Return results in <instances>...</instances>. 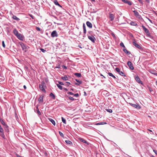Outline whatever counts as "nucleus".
Listing matches in <instances>:
<instances>
[{
  "label": "nucleus",
  "instance_id": "obj_21",
  "mask_svg": "<svg viewBox=\"0 0 157 157\" xmlns=\"http://www.w3.org/2000/svg\"><path fill=\"white\" fill-rule=\"evenodd\" d=\"M65 142L67 144H69L70 145H72V142L69 140H66L65 141Z\"/></svg>",
  "mask_w": 157,
  "mask_h": 157
},
{
  "label": "nucleus",
  "instance_id": "obj_29",
  "mask_svg": "<svg viewBox=\"0 0 157 157\" xmlns=\"http://www.w3.org/2000/svg\"><path fill=\"white\" fill-rule=\"evenodd\" d=\"M133 12L136 16H138L139 15V13L137 11L135 10L133 11Z\"/></svg>",
  "mask_w": 157,
  "mask_h": 157
},
{
  "label": "nucleus",
  "instance_id": "obj_52",
  "mask_svg": "<svg viewBox=\"0 0 157 157\" xmlns=\"http://www.w3.org/2000/svg\"><path fill=\"white\" fill-rule=\"evenodd\" d=\"M66 83H67V86H69V85L71 84V83L70 82H66Z\"/></svg>",
  "mask_w": 157,
  "mask_h": 157
},
{
  "label": "nucleus",
  "instance_id": "obj_6",
  "mask_svg": "<svg viewBox=\"0 0 157 157\" xmlns=\"http://www.w3.org/2000/svg\"><path fill=\"white\" fill-rule=\"evenodd\" d=\"M88 39L92 41L93 43L95 42V38L93 36H88Z\"/></svg>",
  "mask_w": 157,
  "mask_h": 157
},
{
  "label": "nucleus",
  "instance_id": "obj_57",
  "mask_svg": "<svg viewBox=\"0 0 157 157\" xmlns=\"http://www.w3.org/2000/svg\"><path fill=\"white\" fill-rule=\"evenodd\" d=\"M30 16L33 19H34V17L32 15H30Z\"/></svg>",
  "mask_w": 157,
  "mask_h": 157
},
{
  "label": "nucleus",
  "instance_id": "obj_13",
  "mask_svg": "<svg viewBox=\"0 0 157 157\" xmlns=\"http://www.w3.org/2000/svg\"><path fill=\"white\" fill-rule=\"evenodd\" d=\"M131 105L133 107H134L136 108H137V109H140V106L138 105L137 104H131Z\"/></svg>",
  "mask_w": 157,
  "mask_h": 157
},
{
  "label": "nucleus",
  "instance_id": "obj_47",
  "mask_svg": "<svg viewBox=\"0 0 157 157\" xmlns=\"http://www.w3.org/2000/svg\"><path fill=\"white\" fill-rule=\"evenodd\" d=\"M73 95H74V96H75L76 97H78L79 96V94L78 93L76 94H73Z\"/></svg>",
  "mask_w": 157,
  "mask_h": 157
},
{
  "label": "nucleus",
  "instance_id": "obj_10",
  "mask_svg": "<svg viewBox=\"0 0 157 157\" xmlns=\"http://www.w3.org/2000/svg\"><path fill=\"white\" fill-rule=\"evenodd\" d=\"M20 46L22 49L25 51H26V46L23 43H21L20 44Z\"/></svg>",
  "mask_w": 157,
  "mask_h": 157
},
{
  "label": "nucleus",
  "instance_id": "obj_12",
  "mask_svg": "<svg viewBox=\"0 0 157 157\" xmlns=\"http://www.w3.org/2000/svg\"><path fill=\"white\" fill-rule=\"evenodd\" d=\"M79 140L80 141L82 142L85 143L87 145L89 144V143L88 142H87L85 140H84V139L82 138H79Z\"/></svg>",
  "mask_w": 157,
  "mask_h": 157
},
{
  "label": "nucleus",
  "instance_id": "obj_7",
  "mask_svg": "<svg viewBox=\"0 0 157 157\" xmlns=\"http://www.w3.org/2000/svg\"><path fill=\"white\" fill-rule=\"evenodd\" d=\"M133 44L138 49H141V46L138 44H137L136 42L135 41H134L133 42Z\"/></svg>",
  "mask_w": 157,
  "mask_h": 157
},
{
  "label": "nucleus",
  "instance_id": "obj_55",
  "mask_svg": "<svg viewBox=\"0 0 157 157\" xmlns=\"http://www.w3.org/2000/svg\"><path fill=\"white\" fill-rule=\"evenodd\" d=\"M83 29H86V27H85V24L84 23L83 24Z\"/></svg>",
  "mask_w": 157,
  "mask_h": 157
},
{
  "label": "nucleus",
  "instance_id": "obj_4",
  "mask_svg": "<svg viewBox=\"0 0 157 157\" xmlns=\"http://www.w3.org/2000/svg\"><path fill=\"white\" fill-rule=\"evenodd\" d=\"M135 79L138 82L141 83L142 84V82L141 81L140 78H139L137 75H136L135 76Z\"/></svg>",
  "mask_w": 157,
  "mask_h": 157
},
{
  "label": "nucleus",
  "instance_id": "obj_46",
  "mask_svg": "<svg viewBox=\"0 0 157 157\" xmlns=\"http://www.w3.org/2000/svg\"><path fill=\"white\" fill-rule=\"evenodd\" d=\"M40 50L43 52H45L46 51L44 49H43V48H41Z\"/></svg>",
  "mask_w": 157,
  "mask_h": 157
},
{
  "label": "nucleus",
  "instance_id": "obj_44",
  "mask_svg": "<svg viewBox=\"0 0 157 157\" xmlns=\"http://www.w3.org/2000/svg\"><path fill=\"white\" fill-rule=\"evenodd\" d=\"M36 29L37 31H40V29L39 27L36 26Z\"/></svg>",
  "mask_w": 157,
  "mask_h": 157
},
{
  "label": "nucleus",
  "instance_id": "obj_1",
  "mask_svg": "<svg viewBox=\"0 0 157 157\" xmlns=\"http://www.w3.org/2000/svg\"><path fill=\"white\" fill-rule=\"evenodd\" d=\"M46 87L44 81H42L41 84L39 85V88L40 90L44 93L46 91L44 87Z\"/></svg>",
  "mask_w": 157,
  "mask_h": 157
},
{
  "label": "nucleus",
  "instance_id": "obj_11",
  "mask_svg": "<svg viewBox=\"0 0 157 157\" xmlns=\"http://www.w3.org/2000/svg\"><path fill=\"white\" fill-rule=\"evenodd\" d=\"M86 24L88 27L90 28H92V24L89 21H87L86 22Z\"/></svg>",
  "mask_w": 157,
  "mask_h": 157
},
{
  "label": "nucleus",
  "instance_id": "obj_40",
  "mask_svg": "<svg viewBox=\"0 0 157 157\" xmlns=\"http://www.w3.org/2000/svg\"><path fill=\"white\" fill-rule=\"evenodd\" d=\"M3 131V129L2 128L1 126L0 125V132H2Z\"/></svg>",
  "mask_w": 157,
  "mask_h": 157
},
{
  "label": "nucleus",
  "instance_id": "obj_15",
  "mask_svg": "<svg viewBox=\"0 0 157 157\" xmlns=\"http://www.w3.org/2000/svg\"><path fill=\"white\" fill-rule=\"evenodd\" d=\"M109 17L110 19V20L112 21L113 20L114 18V16L113 14H110L109 15Z\"/></svg>",
  "mask_w": 157,
  "mask_h": 157
},
{
  "label": "nucleus",
  "instance_id": "obj_23",
  "mask_svg": "<svg viewBox=\"0 0 157 157\" xmlns=\"http://www.w3.org/2000/svg\"><path fill=\"white\" fill-rule=\"evenodd\" d=\"M61 78L64 80H67L68 79V77L67 76L62 77Z\"/></svg>",
  "mask_w": 157,
  "mask_h": 157
},
{
  "label": "nucleus",
  "instance_id": "obj_34",
  "mask_svg": "<svg viewBox=\"0 0 157 157\" xmlns=\"http://www.w3.org/2000/svg\"><path fill=\"white\" fill-rule=\"evenodd\" d=\"M36 109H37V113L39 115H41V113L40 112V111L39 109H38V108L37 107H36Z\"/></svg>",
  "mask_w": 157,
  "mask_h": 157
},
{
  "label": "nucleus",
  "instance_id": "obj_58",
  "mask_svg": "<svg viewBox=\"0 0 157 157\" xmlns=\"http://www.w3.org/2000/svg\"><path fill=\"white\" fill-rule=\"evenodd\" d=\"M63 89L64 90H66V91H67V90H67V88H63Z\"/></svg>",
  "mask_w": 157,
  "mask_h": 157
},
{
  "label": "nucleus",
  "instance_id": "obj_49",
  "mask_svg": "<svg viewBox=\"0 0 157 157\" xmlns=\"http://www.w3.org/2000/svg\"><path fill=\"white\" fill-rule=\"evenodd\" d=\"M67 94H71V95H73V93L71 92H67Z\"/></svg>",
  "mask_w": 157,
  "mask_h": 157
},
{
  "label": "nucleus",
  "instance_id": "obj_61",
  "mask_svg": "<svg viewBox=\"0 0 157 157\" xmlns=\"http://www.w3.org/2000/svg\"><path fill=\"white\" fill-rule=\"evenodd\" d=\"M100 75L101 76H103L104 78H105V77L102 74H101Z\"/></svg>",
  "mask_w": 157,
  "mask_h": 157
},
{
  "label": "nucleus",
  "instance_id": "obj_39",
  "mask_svg": "<svg viewBox=\"0 0 157 157\" xmlns=\"http://www.w3.org/2000/svg\"><path fill=\"white\" fill-rule=\"evenodd\" d=\"M69 99L72 101H73L75 100L74 98L73 97H69Z\"/></svg>",
  "mask_w": 157,
  "mask_h": 157
},
{
  "label": "nucleus",
  "instance_id": "obj_63",
  "mask_svg": "<svg viewBox=\"0 0 157 157\" xmlns=\"http://www.w3.org/2000/svg\"><path fill=\"white\" fill-rule=\"evenodd\" d=\"M156 84L157 86V81H156Z\"/></svg>",
  "mask_w": 157,
  "mask_h": 157
},
{
  "label": "nucleus",
  "instance_id": "obj_50",
  "mask_svg": "<svg viewBox=\"0 0 157 157\" xmlns=\"http://www.w3.org/2000/svg\"><path fill=\"white\" fill-rule=\"evenodd\" d=\"M83 33L85 34L86 33V29H83Z\"/></svg>",
  "mask_w": 157,
  "mask_h": 157
},
{
  "label": "nucleus",
  "instance_id": "obj_17",
  "mask_svg": "<svg viewBox=\"0 0 157 157\" xmlns=\"http://www.w3.org/2000/svg\"><path fill=\"white\" fill-rule=\"evenodd\" d=\"M48 119L54 125H56V123L53 119L51 118H48Z\"/></svg>",
  "mask_w": 157,
  "mask_h": 157
},
{
  "label": "nucleus",
  "instance_id": "obj_38",
  "mask_svg": "<svg viewBox=\"0 0 157 157\" xmlns=\"http://www.w3.org/2000/svg\"><path fill=\"white\" fill-rule=\"evenodd\" d=\"M120 45L121 46H122V47H123V48L125 47L124 44L122 42L120 44Z\"/></svg>",
  "mask_w": 157,
  "mask_h": 157
},
{
  "label": "nucleus",
  "instance_id": "obj_20",
  "mask_svg": "<svg viewBox=\"0 0 157 157\" xmlns=\"http://www.w3.org/2000/svg\"><path fill=\"white\" fill-rule=\"evenodd\" d=\"M106 124V122H100V123H96V124H95V125H100Z\"/></svg>",
  "mask_w": 157,
  "mask_h": 157
},
{
  "label": "nucleus",
  "instance_id": "obj_30",
  "mask_svg": "<svg viewBox=\"0 0 157 157\" xmlns=\"http://www.w3.org/2000/svg\"><path fill=\"white\" fill-rule=\"evenodd\" d=\"M119 74L121 75H122L123 76H125L126 75H125L122 71H120L119 72Z\"/></svg>",
  "mask_w": 157,
  "mask_h": 157
},
{
  "label": "nucleus",
  "instance_id": "obj_35",
  "mask_svg": "<svg viewBox=\"0 0 157 157\" xmlns=\"http://www.w3.org/2000/svg\"><path fill=\"white\" fill-rule=\"evenodd\" d=\"M115 70H116V71L118 72L119 73V72L120 71V69L118 68H117V67L115 68Z\"/></svg>",
  "mask_w": 157,
  "mask_h": 157
},
{
  "label": "nucleus",
  "instance_id": "obj_45",
  "mask_svg": "<svg viewBox=\"0 0 157 157\" xmlns=\"http://www.w3.org/2000/svg\"><path fill=\"white\" fill-rule=\"evenodd\" d=\"M58 83L61 85H64V84L62 82L58 81Z\"/></svg>",
  "mask_w": 157,
  "mask_h": 157
},
{
  "label": "nucleus",
  "instance_id": "obj_24",
  "mask_svg": "<svg viewBox=\"0 0 157 157\" xmlns=\"http://www.w3.org/2000/svg\"><path fill=\"white\" fill-rule=\"evenodd\" d=\"M50 96L52 98H53V99H55V98H56V97H55V95L53 94L52 93H51L50 94Z\"/></svg>",
  "mask_w": 157,
  "mask_h": 157
},
{
  "label": "nucleus",
  "instance_id": "obj_31",
  "mask_svg": "<svg viewBox=\"0 0 157 157\" xmlns=\"http://www.w3.org/2000/svg\"><path fill=\"white\" fill-rule=\"evenodd\" d=\"M62 122H63V123H64L65 124H66V120L63 117H62Z\"/></svg>",
  "mask_w": 157,
  "mask_h": 157
},
{
  "label": "nucleus",
  "instance_id": "obj_5",
  "mask_svg": "<svg viewBox=\"0 0 157 157\" xmlns=\"http://www.w3.org/2000/svg\"><path fill=\"white\" fill-rule=\"evenodd\" d=\"M51 36L53 37H57L58 36V34L56 30L53 31L51 33Z\"/></svg>",
  "mask_w": 157,
  "mask_h": 157
},
{
  "label": "nucleus",
  "instance_id": "obj_27",
  "mask_svg": "<svg viewBox=\"0 0 157 157\" xmlns=\"http://www.w3.org/2000/svg\"><path fill=\"white\" fill-rule=\"evenodd\" d=\"M12 18L16 20H20L19 18H17L16 16L15 15H13Z\"/></svg>",
  "mask_w": 157,
  "mask_h": 157
},
{
  "label": "nucleus",
  "instance_id": "obj_33",
  "mask_svg": "<svg viewBox=\"0 0 157 157\" xmlns=\"http://www.w3.org/2000/svg\"><path fill=\"white\" fill-rule=\"evenodd\" d=\"M57 86H58V87L60 90H62V86L59 85V84H57Z\"/></svg>",
  "mask_w": 157,
  "mask_h": 157
},
{
  "label": "nucleus",
  "instance_id": "obj_26",
  "mask_svg": "<svg viewBox=\"0 0 157 157\" xmlns=\"http://www.w3.org/2000/svg\"><path fill=\"white\" fill-rule=\"evenodd\" d=\"M75 75L78 77H81V74L79 73H75Z\"/></svg>",
  "mask_w": 157,
  "mask_h": 157
},
{
  "label": "nucleus",
  "instance_id": "obj_54",
  "mask_svg": "<svg viewBox=\"0 0 157 157\" xmlns=\"http://www.w3.org/2000/svg\"><path fill=\"white\" fill-rule=\"evenodd\" d=\"M138 1H139L140 3H141V4H143V2L142 0H138Z\"/></svg>",
  "mask_w": 157,
  "mask_h": 157
},
{
  "label": "nucleus",
  "instance_id": "obj_25",
  "mask_svg": "<svg viewBox=\"0 0 157 157\" xmlns=\"http://www.w3.org/2000/svg\"><path fill=\"white\" fill-rule=\"evenodd\" d=\"M130 24L131 25L136 26L137 25V23L135 21H132L131 22Z\"/></svg>",
  "mask_w": 157,
  "mask_h": 157
},
{
  "label": "nucleus",
  "instance_id": "obj_32",
  "mask_svg": "<svg viewBox=\"0 0 157 157\" xmlns=\"http://www.w3.org/2000/svg\"><path fill=\"white\" fill-rule=\"evenodd\" d=\"M1 133L0 134V136L2 137L4 139L5 138V135L3 133V132H1Z\"/></svg>",
  "mask_w": 157,
  "mask_h": 157
},
{
  "label": "nucleus",
  "instance_id": "obj_64",
  "mask_svg": "<svg viewBox=\"0 0 157 157\" xmlns=\"http://www.w3.org/2000/svg\"><path fill=\"white\" fill-rule=\"evenodd\" d=\"M152 157H155L153 155H152Z\"/></svg>",
  "mask_w": 157,
  "mask_h": 157
},
{
  "label": "nucleus",
  "instance_id": "obj_56",
  "mask_svg": "<svg viewBox=\"0 0 157 157\" xmlns=\"http://www.w3.org/2000/svg\"><path fill=\"white\" fill-rule=\"evenodd\" d=\"M63 67L64 69H67V67L65 66H63Z\"/></svg>",
  "mask_w": 157,
  "mask_h": 157
},
{
  "label": "nucleus",
  "instance_id": "obj_9",
  "mask_svg": "<svg viewBox=\"0 0 157 157\" xmlns=\"http://www.w3.org/2000/svg\"><path fill=\"white\" fill-rule=\"evenodd\" d=\"M0 121L1 123L4 126H5L7 129H8V126L7 125L5 124V123L4 121L1 118H0Z\"/></svg>",
  "mask_w": 157,
  "mask_h": 157
},
{
  "label": "nucleus",
  "instance_id": "obj_43",
  "mask_svg": "<svg viewBox=\"0 0 157 157\" xmlns=\"http://www.w3.org/2000/svg\"><path fill=\"white\" fill-rule=\"evenodd\" d=\"M2 46L4 48H5V43H4V41H2Z\"/></svg>",
  "mask_w": 157,
  "mask_h": 157
},
{
  "label": "nucleus",
  "instance_id": "obj_18",
  "mask_svg": "<svg viewBox=\"0 0 157 157\" xmlns=\"http://www.w3.org/2000/svg\"><path fill=\"white\" fill-rule=\"evenodd\" d=\"M75 81L79 83V84H78L77 83H75V84L76 85H79V84H82V81H79L78 80V79H75Z\"/></svg>",
  "mask_w": 157,
  "mask_h": 157
},
{
  "label": "nucleus",
  "instance_id": "obj_22",
  "mask_svg": "<svg viewBox=\"0 0 157 157\" xmlns=\"http://www.w3.org/2000/svg\"><path fill=\"white\" fill-rule=\"evenodd\" d=\"M13 33L16 36H17L18 34L17 31L16 29H14Z\"/></svg>",
  "mask_w": 157,
  "mask_h": 157
},
{
  "label": "nucleus",
  "instance_id": "obj_19",
  "mask_svg": "<svg viewBox=\"0 0 157 157\" xmlns=\"http://www.w3.org/2000/svg\"><path fill=\"white\" fill-rule=\"evenodd\" d=\"M54 2L55 5L58 6L60 7H62L59 4V3L57 1V0H55Z\"/></svg>",
  "mask_w": 157,
  "mask_h": 157
},
{
  "label": "nucleus",
  "instance_id": "obj_14",
  "mask_svg": "<svg viewBox=\"0 0 157 157\" xmlns=\"http://www.w3.org/2000/svg\"><path fill=\"white\" fill-rule=\"evenodd\" d=\"M16 36L19 40H23V37L21 34L18 33Z\"/></svg>",
  "mask_w": 157,
  "mask_h": 157
},
{
  "label": "nucleus",
  "instance_id": "obj_42",
  "mask_svg": "<svg viewBox=\"0 0 157 157\" xmlns=\"http://www.w3.org/2000/svg\"><path fill=\"white\" fill-rule=\"evenodd\" d=\"M106 110L107 112H108L110 113H111L112 112V110L111 109H106Z\"/></svg>",
  "mask_w": 157,
  "mask_h": 157
},
{
  "label": "nucleus",
  "instance_id": "obj_62",
  "mask_svg": "<svg viewBox=\"0 0 157 157\" xmlns=\"http://www.w3.org/2000/svg\"><path fill=\"white\" fill-rule=\"evenodd\" d=\"M90 0L91 1H93L94 2L95 1L94 0Z\"/></svg>",
  "mask_w": 157,
  "mask_h": 157
},
{
  "label": "nucleus",
  "instance_id": "obj_36",
  "mask_svg": "<svg viewBox=\"0 0 157 157\" xmlns=\"http://www.w3.org/2000/svg\"><path fill=\"white\" fill-rule=\"evenodd\" d=\"M59 133L60 135L61 136H62V137H63L64 136V135H63V134L61 132L59 131Z\"/></svg>",
  "mask_w": 157,
  "mask_h": 157
},
{
  "label": "nucleus",
  "instance_id": "obj_8",
  "mask_svg": "<svg viewBox=\"0 0 157 157\" xmlns=\"http://www.w3.org/2000/svg\"><path fill=\"white\" fill-rule=\"evenodd\" d=\"M44 95L43 94L41 95L39 98L38 101L39 103H42L43 101V98Z\"/></svg>",
  "mask_w": 157,
  "mask_h": 157
},
{
  "label": "nucleus",
  "instance_id": "obj_2",
  "mask_svg": "<svg viewBox=\"0 0 157 157\" xmlns=\"http://www.w3.org/2000/svg\"><path fill=\"white\" fill-rule=\"evenodd\" d=\"M143 28V29L144 31L147 34V36L151 38V36L150 35L149 31L148 29L145 28V27L143 25L141 26Z\"/></svg>",
  "mask_w": 157,
  "mask_h": 157
},
{
  "label": "nucleus",
  "instance_id": "obj_48",
  "mask_svg": "<svg viewBox=\"0 0 157 157\" xmlns=\"http://www.w3.org/2000/svg\"><path fill=\"white\" fill-rule=\"evenodd\" d=\"M44 155L45 156H46V157L48 156V155L47 153L46 152H44Z\"/></svg>",
  "mask_w": 157,
  "mask_h": 157
},
{
  "label": "nucleus",
  "instance_id": "obj_37",
  "mask_svg": "<svg viewBox=\"0 0 157 157\" xmlns=\"http://www.w3.org/2000/svg\"><path fill=\"white\" fill-rule=\"evenodd\" d=\"M126 3H127L129 5H132V3L131 2L128 1H127Z\"/></svg>",
  "mask_w": 157,
  "mask_h": 157
},
{
  "label": "nucleus",
  "instance_id": "obj_53",
  "mask_svg": "<svg viewBox=\"0 0 157 157\" xmlns=\"http://www.w3.org/2000/svg\"><path fill=\"white\" fill-rule=\"evenodd\" d=\"M153 151L157 155V151H156L154 150Z\"/></svg>",
  "mask_w": 157,
  "mask_h": 157
},
{
  "label": "nucleus",
  "instance_id": "obj_16",
  "mask_svg": "<svg viewBox=\"0 0 157 157\" xmlns=\"http://www.w3.org/2000/svg\"><path fill=\"white\" fill-rule=\"evenodd\" d=\"M123 51L124 52L126 53L127 55H129L131 54L130 52L128 51V50H127L125 48H124L123 49Z\"/></svg>",
  "mask_w": 157,
  "mask_h": 157
},
{
  "label": "nucleus",
  "instance_id": "obj_51",
  "mask_svg": "<svg viewBox=\"0 0 157 157\" xmlns=\"http://www.w3.org/2000/svg\"><path fill=\"white\" fill-rule=\"evenodd\" d=\"M147 130L152 132V133H151V134H154V133L152 132V131L151 130L149 129H148Z\"/></svg>",
  "mask_w": 157,
  "mask_h": 157
},
{
  "label": "nucleus",
  "instance_id": "obj_41",
  "mask_svg": "<svg viewBox=\"0 0 157 157\" xmlns=\"http://www.w3.org/2000/svg\"><path fill=\"white\" fill-rule=\"evenodd\" d=\"M111 35H112V36H113V38L114 39H116V36L113 33H111Z\"/></svg>",
  "mask_w": 157,
  "mask_h": 157
},
{
  "label": "nucleus",
  "instance_id": "obj_59",
  "mask_svg": "<svg viewBox=\"0 0 157 157\" xmlns=\"http://www.w3.org/2000/svg\"><path fill=\"white\" fill-rule=\"evenodd\" d=\"M24 88L25 89H26V86L25 85H24Z\"/></svg>",
  "mask_w": 157,
  "mask_h": 157
},
{
  "label": "nucleus",
  "instance_id": "obj_3",
  "mask_svg": "<svg viewBox=\"0 0 157 157\" xmlns=\"http://www.w3.org/2000/svg\"><path fill=\"white\" fill-rule=\"evenodd\" d=\"M127 64L130 69L132 70H133L134 69V68L133 66L132 63L131 61H128L127 63Z\"/></svg>",
  "mask_w": 157,
  "mask_h": 157
},
{
  "label": "nucleus",
  "instance_id": "obj_28",
  "mask_svg": "<svg viewBox=\"0 0 157 157\" xmlns=\"http://www.w3.org/2000/svg\"><path fill=\"white\" fill-rule=\"evenodd\" d=\"M108 74L109 75V76L113 77L114 78H116V77L112 73L109 72L108 73Z\"/></svg>",
  "mask_w": 157,
  "mask_h": 157
},
{
  "label": "nucleus",
  "instance_id": "obj_60",
  "mask_svg": "<svg viewBox=\"0 0 157 157\" xmlns=\"http://www.w3.org/2000/svg\"><path fill=\"white\" fill-rule=\"evenodd\" d=\"M56 68H60V66L59 65V66L56 67Z\"/></svg>",
  "mask_w": 157,
  "mask_h": 157
}]
</instances>
